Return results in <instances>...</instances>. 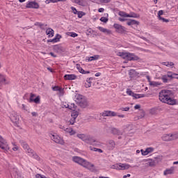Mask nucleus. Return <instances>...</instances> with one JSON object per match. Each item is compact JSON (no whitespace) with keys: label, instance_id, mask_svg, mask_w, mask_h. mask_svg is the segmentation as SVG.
Listing matches in <instances>:
<instances>
[{"label":"nucleus","instance_id":"obj_14","mask_svg":"<svg viewBox=\"0 0 178 178\" xmlns=\"http://www.w3.org/2000/svg\"><path fill=\"white\" fill-rule=\"evenodd\" d=\"M3 84H9V81L4 74H0V86H3Z\"/></svg>","mask_w":178,"mask_h":178},{"label":"nucleus","instance_id":"obj_34","mask_svg":"<svg viewBox=\"0 0 178 178\" xmlns=\"http://www.w3.org/2000/svg\"><path fill=\"white\" fill-rule=\"evenodd\" d=\"M164 175L166 176L168 175H172L173 173V168L167 169L164 171Z\"/></svg>","mask_w":178,"mask_h":178},{"label":"nucleus","instance_id":"obj_25","mask_svg":"<svg viewBox=\"0 0 178 178\" xmlns=\"http://www.w3.org/2000/svg\"><path fill=\"white\" fill-rule=\"evenodd\" d=\"M161 65H163V66H166L167 67H171V68H172L173 66H175V63H173V62H169V61L163 62L161 63Z\"/></svg>","mask_w":178,"mask_h":178},{"label":"nucleus","instance_id":"obj_38","mask_svg":"<svg viewBox=\"0 0 178 178\" xmlns=\"http://www.w3.org/2000/svg\"><path fill=\"white\" fill-rule=\"evenodd\" d=\"M118 15L119 16H121V17H129V14L123 11H120Z\"/></svg>","mask_w":178,"mask_h":178},{"label":"nucleus","instance_id":"obj_29","mask_svg":"<svg viewBox=\"0 0 178 178\" xmlns=\"http://www.w3.org/2000/svg\"><path fill=\"white\" fill-rule=\"evenodd\" d=\"M104 16L105 17H102L100 18V22H102V23H108V13L104 14Z\"/></svg>","mask_w":178,"mask_h":178},{"label":"nucleus","instance_id":"obj_43","mask_svg":"<svg viewBox=\"0 0 178 178\" xmlns=\"http://www.w3.org/2000/svg\"><path fill=\"white\" fill-rule=\"evenodd\" d=\"M120 111H122L123 112H129V111H130V107H122L120 108Z\"/></svg>","mask_w":178,"mask_h":178},{"label":"nucleus","instance_id":"obj_50","mask_svg":"<svg viewBox=\"0 0 178 178\" xmlns=\"http://www.w3.org/2000/svg\"><path fill=\"white\" fill-rule=\"evenodd\" d=\"M71 10L74 15H77V13H79V11H77V9H76L74 7H71Z\"/></svg>","mask_w":178,"mask_h":178},{"label":"nucleus","instance_id":"obj_15","mask_svg":"<svg viewBox=\"0 0 178 178\" xmlns=\"http://www.w3.org/2000/svg\"><path fill=\"white\" fill-rule=\"evenodd\" d=\"M162 15H163V10H161L158 13V19L161 20L163 23H169V19L161 17Z\"/></svg>","mask_w":178,"mask_h":178},{"label":"nucleus","instance_id":"obj_19","mask_svg":"<svg viewBox=\"0 0 178 178\" xmlns=\"http://www.w3.org/2000/svg\"><path fill=\"white\" fill-rule=\"evenodd\" d=\"M86 97H84V96L77 94L75 96V102H76V104H79L80 102H81L83 101V99H85Z\"/></svg>","mask_w":178,"mask_h":178},{"label":"nucleus","instance_id":"obj_2","mask_svg":"<svg viewBox=\"0 0 178 178\" xmlns=\"http://www.w3.org/2000/svg\"><path fill=\"white\" fill-rule=\"evenodd\" d=\"M72 161L76 163H79V165L83 166V168H86V169H89V170H92V169H94V165L92 163L79 156H74L72 158Z\"/></svg>","mask_w":178,"mask_h":178},{"label":"nucleus","instance_id":"obj_40","mask_svg":"<svg viewBox=\"0 0 178 178\" xmlns=\"http://www.w3.org/2000/svg\"><path fill=\"white\" fill-rule=\"evenodd\" d=\"M76 15H78L79 19H81V17H83V16H86V13H84L83 11H79Z\"/></svg>","mask_w":178,"mask_h":178},{"label":"nucleus","instance_id":"obj_28","mask_svg":"<svg viewBox=\"0 0 178 178\" xmlns=\"http://www.w3.org/2000/svg\"><path fill=\"white\" fill-rule=\"evenodd\" d=\"M99 59V55H94L93 56H90L88 58V62H92V60H98Z\"/></svg>","mask_w":178,"mask_h":178},{"label":"nucleus","instance_id":"obj_55","mask_svg":"<svg viewBox=\"0 0 178 178\" xmlns=\"http://www.w3.org/2000/svg\"><path fill=\"white\" fill-rule=\"evenodd\" d=\"M90 151H94V152H97L98 148H95V147H90Z\"/></svg>","mask_w":178,"mask_h":178},{"label":"nucleus","instance_id":"obj_58","mask_svg":"<svg viewBox=\"0 0 178 178\" xmlns=\"http://www.w3.org/2000/svg\"><path fill=\"white\" fill-rule=\"evenodd\" d=\"M104 10H105V9H104L103 8H100L98 9V12H99V13H104Z\"/></svg>","mask_w":178,"mask_h":178},{"label":"nucleus","instance_id":"obj_44","mask_svg":"<svg viewBox=\"0 0 178 178\" xmlns=\"http://www.w3.org/2000/svg\"><path fill=\"white\" fill-rule=\"evenodd\" d=\"M61 88H60V87H59V86H56L52 87L53 91H61Z\"/></svg>","mask_w":178,"mask_h":178},{"label":"nucleus","instance_id":"obj_13","mask_svg":"<svg viewBox=\"0 0 178 178\" xmlns=\"http://www.w3.org/2000/svg\"><path fill=\"white\" fill-rule=\"evenodd\" d=\"M26 154H28L29 156H33V158H35V159H40V157L38 156V155L34 153V151L30 149V147L27 149V150H26Z\"/></svg>","mask_w":178,"mask_h":178},{"label":"nucleus","instance_id":"obj_24","mask_svg":"<svg viewBox=\"0 0 178 178\" xmlns=\"http://www.w3.org/2000/svg\"><path fill=\"white\" fill-rule=\"evenodd\" d=\"M115 141L109 140L108 145V149H109L110 151H112V149L115 148Z\"/></svg>","mask_w":178,"mask_h":178},{"label":"nucleus","instance_id":"obj_33","mask_svg":"<svg viewBox=\"0 0 178 178\" xmlns=\"http://www.w3.org/2000/svg\"><path fill=\"white\" fill-rule=\"evenodd\" d=\"M128 17H134V19H137L140 17V15L135 13H130V14H128Z\"/></svg>","mask_w":178,"mask_h":178},{"label":"nucleus","instance_id":"obj_63","mask_svg":"<svg viewBox=\"0 0 178 178\" xmlns=\"http://www.w3.org/2000/svg\"><path fill=\"white\" fill-rule=\"evenodd\" d=\"M131 175L130 174H127V175H124L123 178H126V177H130Z\"/></svg>","mask_w":178,"mask_h":178},{"label":"nucleus","instance_id":"obj_10","mask_svg":"<svg viewBox=\"0 0 178 178\" xmlns=\"http://www.w3.org/2000/svg\"><path fill=\"white\" fill-rule=\"evenodd\" d=\"M10 119L11 122H13V123H14L15 124H17V123H19V115H17V113L15 111H13L10 115Z\"/></svg>","mask_w":178,"mask_h":178},{"label":"nucleus","instance_id":"obj_57","mask_svg":"<svg viewBox=\"0 0 178 178\" xmlns=\"http://www.w3.org/2000/svg\"><path fill=\"white\" fill-rule=\"evenodd\" d=\"M63 108H69V104L63 103Z\"/></svg>","mask_w":178,"mask_h":178},{"label":"nucleus","instance_id":"obj_21","mask_svg":"<svg viewBox=\"0 0 178 178\" xmlns=\"http://www.w3.org/2000/svg\"><path fill=\"white\" fill-rule=\"evenodd\" d=\"M161 139L163 141H171L170 134H165L162 136Z\"/></svg>","mask_w":178,"mask_h":178},{"label":"nucleus","instance_id":"obj_36","mask_svg":"<svg viewBox=\"0 0 178 178\" xmlns=\"http://www.w3.org/2000/svg\"><path fill=\"white\" fill-rule=\"evenodd\" d=\"M137 21H136V20H134V19H131V20H129V21H128L127 22V24L128 25V26H133V25H134V24H137Z\"/></svg>","mask_w":178,"mask_h":178},{"label":"nucleus","instance_id":"obj_32","mask_svg":"<svg viewBox=\"0 0 178 178\" xmlns=\"http://www.w3.org/2000/svg\"><path fill=\"white\" fill-rule=\"evenodd\" d=\"M76 67L77 70H79V73H81L82 74L86 73V71L81 67V66H80V65L77 64Z\"/></svg>","mask_w":178,"mask_h":178},{"label":"nucleus","instance_id":"obj_53","mask_svg":"<svg viewBox=\"0 0 178 178\" xmlns=\"http://www.w3.org/2000/svg\"><path fill=\"white\" fill-rule=\"evenodd\" d=\"M75 122H76V119H74V118H72L70 120V124H74Z\"/></svg>","mask_w":178,"mask_h":178},{"label":"nucleus","instance_id":"obj_61","mask_svg":"<svg viewBox=\"0 0 178 178\" xmlns=\"http://www.w3.org/2000/svg\"><path fill=\"white\" fill-rule=\"evenodd\" d=\"M22 109H23L24 111H27V107H26V105L22 104Z\"/></svg>","mask_w":178,"mask_h":178},{"label":"nucleus","instance_id":"obj_11","mask_svg":"<svg viewBox=\"0 0 178 178\" xmlns=\"http://www.w3.org/2000/svg\"><path fill=\"white\" fill-rule=\"evenodd\" d=\"M26 8H30L32 9H38L40 8V4L35 1H28L26 3Z\"/></svg>","mask_w":178,"mask_h":178},{"label":"nucleus","instance_id":"obj_60","mask_svg":"<svg viewBox=\"0 0 178 178\" xmlns=\"http://www.w3.org/2000/svg\"><path fill=\"white\" fill-rule=\"evenodd\" d=\"M49 55H51V56H53V58H56V55H55V54H54L53 52H50Z\"/></svg>","mask_w":178,"mask_h":178},{"label":"nucleus","instance_id":"obj_31","mask_svg":"<svg viewBox=\"0 0 178 178\" xmlns=\"http://www.w3.org/2000/svg\"><path fill=\"white\" fill-rule=\"evenodd\" d=\"M170 137H171V141L177 140L178 139V132H175L174 134H170Z\"/></svg>","mask_w":178,"mask_h":178},{"label":"nucleus","instance_id":"obj_1","mask_svg":"<svg viewBox=\"0 0 178 178\" xmlns=\"http://www.w3.org/2000/svg\"><path fill=\"white\" fill-rule=\"evenodd\" d=\"M159 100L168 105H176V99L172 98V92L169 90H163L159 92Z\"/></svg>","mask_w":178,"mask_h":178},{"label":"nucleus","instance_id":"obj_52","mask_svg":"<svg viewBox=\"0 0 178 178\" xmlns=\"http://www.w3.org/2000/svg\"><path fill=\"white\" fill-rule=\"evenodd\" d=\"M13 145H14V147H13V151H17L19 149V147H17V145L13 143Z\"/></svg>","mask_w":178,"mask_h":178},{"label":"nucleus","instance_id":"obj_8","mask_svg":"<svg viewBox=\"0 0 178 178\" xmlns=\"http://www.w3.org/2000/svg\"><path fill=\"white\" fill-rule=\"evenodd\" d=\"M113 27L115 29L116 33L118 34H123L126 32V28L119 24H114Z\"/></svg>","mask_w":178,"mask_h":178},{"label":"nucleus","instance_id":"obj_62","mask_svg":"<svg viewBox=\"0 0 178 178\" xmlns=\"http://www.w3.org/2000/svg\"><path fill=\"white\" fill-rule=\"evenodd\" d=\"M140 105H138V104H136V105L134 106V108H135V109H140Z\"/></svg>","mask_w":178,"mask_h":178},{"label":"nucleus","instance_id":"obj_41","mask_svg":"<svg viewBox=\"0 0 178 178\" xmlns=\"http://www.w3.org/2000/svg\"><path fill=\"white\" fill-rule=\"evenodd\" d=\"M67 35H69L70 37H72L73 38H75V37H78L79 35L74 32H70L68 33Z\"/></svg>","mask_w":178,"mask_h":178},{"label":"nucleus","instance_id":"obj_30","mask_svg":"<svg viewBox=\"0 0 178 178\" xmlns=\"http://www.w3.org/2000/svg\"><path fill=\"white\" fill-rule=\"evenodd\" d=\"M132 97H134V98H136V99H138L139 98H144V97H145V95L134 93Z\"/></svg>","mask_w":178,"mask_h":178},{"label":"nucleus","instance_id":"obj_51","mask_svg":"<svg viewBox=\"0 0 178 178\" xmlns=\"http://www.w3.org/2000/svg\"><path fill=\"white\" fill-rule=\"evenodd\" d=\"M100 3H109L111 2V0H99Z\"/></svg>","mask_w":178,"mask_h":178},{"label":"nucleus","instance_id":"obj_6","mask_svg":"<svg viewBox=\"0 0 178 178\" xmlns=\"http://www.w3.org/2000/svg\"><path fill=\"white\" fill-rule=\"evenodd\" d=\"M111 169H115L116 170H127V169H130V165L127 163H116L111 166Z\"/></svg>","mask_w":178,"mask_h":178},{"label":"nucleus","instance_id":"obj_5","mask_svg":"<svg viewBox=\"0 0 178 178\" xmlns=\"http://www.w3.org/2000/svg\"><path fill=\"white\" fill-rule=\"evenodd\" d=\"M49 137L51 140H52V141H54L56 144H60V145H63L65 144V140H63V138H61L60 136L55 132L50 133Z\"/></svg>","mask_w":178,"mask_h":178},{"label":"nucleus","instance_id":"obj_35","mask_svg":"<svg viewBox=\"0 0 178 178\" xmlns=\"http://www.w3.org/2000/svg\"><path fill=\"white\" fill-rule=\"evenodd\" d=\"M71 116L72 119H77V116H79V112L74 110L71 114Z\"/></svg>","mask_w":178,"mask_h":178},{"label":"nucleus","instance_id":"obj_46","mask_svg":"<svg viewBox=\"0 0 178 178\" xmlns=\"http://www.w3.org/2000/svg\"><path fill=\"white\" fill-rule=\"evenodd\" d=\"M140 152L142 154V155L143 156H147V155H148V152H147V149H145V150L144 149H140Z\"/></svg>","mask_w":178,"mask_h":178},{"label":"nucleus","instance_id":"obj_64","mask_svg":"<svg viewBox=\"0 0 178 178\" xmlns=\"http://www.w3.org/2000/svg\"><path fill=\"white\" fill-rule=\"evenodd\" d=\"M31 115H32V116H37V113L36 112H32Z\"/></svg>","mask_w":178,"mask_h":178},{"label":"nucleus","instance_id":"obj_16","mask_svg":"<svg viewBox=\"0 0 178 178\" xmlns=\"http://www.w3.org/2000/svg\"><path fill=\"white\" fill-rule=\"evenodd\" d=\"M46 34L48 35L49 38H52L54 37V35L55 34V32L54 31V29L51 28H48L46 29Z\"/></svg>","mask_w":178,"mask_h":178},{"label":"nucleus","instance_id":"obj_48","mask_svg":"<svg viewBox=\"0 0 178 178\" xmlns=\"http://www.w3.org/2000/svg\"><path fill=\"white\" fill-rule=\"evenodd\" d=\"M147 154H152V152L154 151V148L153 147H147L145 149Z\"/></svg>","mask_w":178,"mask_h":178},{"label":"nucleus","instance_id":"obj_37","mask_svg":"<svg viewBox=\"0 0 178 178\" xmlns=\"http://www.w3.org/2000/svg\"><path fill=\"white\" fill-rule=\"evenodd\" d=\"M62 38V35L59 34H56V36L53 38L56 42H59L60 39Z\"/></svg>","mask_w":178,"mask_h":178},{"label":"nucleus","instance_id":"obj_23","mask_svg":"<svg viewBox=\"0 0 178 178\" xmlns=\"http://www.w3.org/2000/svg\"><path fill=\"white\" fill-rule=\"evenodd\" d=\"M79 105H80V106H81V108H87V106H88V102H87V99H83L79 104Z\"/></svg>","mask_w":178,"mask_h":178},{"label":"nucleus","instance_id":"obj_17","mask_svg":"<svg viewBox=\"0 0 178 178\" xmlns=\"http://www.w3.org/2000/svg\"><path fill=\"white\" fill-rule=\"evenodd\" d=\"M65 80H76L77 79V76L76 74H65L64 76Z\"/></svg>","mask_w":178,"mask_h":178},{"label":"nucleus","instance_id":"obj_4","mask_svg":"<svg viewBox=\"0 0 178 178\" xmlns=\"http://www.w3.org/2000/svg\"><path fill=\"white\" fill-rule=\"evenodd\" d=\"M117 56L126 59V60H138L140 59L136 54L129 52H118L117 53Z\"/></svg>","mask_w":178,"mask_h":178},{"label":"nucleus","instance_id":"obj_54","mask_svg":"<svg viewBox=\"0 0 178 178\" xmlns=\"http://www.w3.org/2000/svg\"><path fill=\"white\" fill-rule=\"evenodd\" d=\"M47 42H51L52 44H56V42H55V40H54V39L47 40Z\"/></svg>","mask_w":178,"mask_h":178},{"label":"nucleus","instance_id":"obj_7","mask_svg":"<svg viewBox=\"0 0 178 178\" xmlns=\"http://www.w3.org/2000/svg\"><path fill=\"white\" fill-rule=\"evenodd\" d=\"M0 148L1 149L4 150V152H8L10 149V147H9V145L8 144V142L6 140L3 138L2 136H0Z\"/></svg>","mask_w":178,"mask_h":178},{"label":"nucleus","instance_id":"obj_22","mask_svg":"<svg viewBox=\"0 0 178 178\" xmlns=\"http://www.w3.org/2000/svg\"><path fill=\"white\" fill-rule=\"evenodd\" d=\"M65 131L70 134V136H74V134H76V131H74L73 128H66L65 129Z\"/></svg>","mask_w":178,"mask_h":178},{"label":"nucleus","instance_id":"obj_45","mask_svg":"<svg viewBox=\"0 0 178 178\" xmlns=\"http://www.w3.org/2000/svg\"><path fill=\"white\" fill-rule=\"evenodd\" d=\"M127 94L130 97H133L134 92H133V91H131L130 89H127Z\"/></svg>","mask_w":178,"mask_h":178},{"label":"nucleus","instance_id":"obj_56","mask_svg":"<svg viewBox=\"0 0 178 178\" xmlns=\"http://www.w3.org/2000/svg\"><path fill=\"white\" fill-rule=\"evenodd\" d=\"M81 0H72V2H74V3H78V5H80Z\"/></svg>","mask_w":178,"mask_h":178},{"label":"nucleus","instance_id":"obj_9","mask_svg":"<svg viewBox=\"0 0 178 178\" xmlns=\"http://www.w3.org/2000/svg\"><path fill=\"white\" fill-rule=\"evenodd\" d=\"M175 76H176L175 74L172 73V72H168L166 75H163L161 78L158 79H161L163 82L168 83V77L169 79H175Z\"/></svg>","mask_w":178,"mask_h":178},{"label":"nucleus","instance_id":"obj_26","mask_svg":"<svg viewBox=\"0 0 178 178\" xmlns=\"http://www.w3.org/2000/svg\"><path fill=\"white\" fill-rule=\"evenodd\" d=\"M149 86H150L151 87H159V86H162V83L152 81V82L149 83Z\"/></svg>","mask_w":178,"mask_h":178},{"label":"nucleus","instance_id":"obj_49","mask_svg":"<svg viewBox=\"0 0 178 178\" xmlns=\"http://www.w3.org/2000/svg\"><path fill=\"white\" fill-rule=\"evenodd\" d=\"M40 96L36 97L33 99V102H35V104H40Z\"/></svg>","mask_w":178,"mask_h":178},{"label":"nucleus","instance_id":"obj_47","mask_svg":"<svg viewBox=\"0 0 178 178\" xmlns=\"http://www.w3.org/2000/svg\"><path fill=\"white\" fill-rule=\"evenodd\" d=\"M34 97H35V95L31 93V96H30V99H29V102H34V99H35V98H34Z\"/></svg>","mask_w":178,"mask_h":178},{"label":"nucleus","instance_id":"obj_20","mask_svg":"<svg viewBox=\"0 0 178 178\" xmlns=\"http://www.w3.org/2000/svg\"><path fill=\"white\" fill-rule=\"evenodd\" d=\"M98 29L99 30V31H102V33H104L105 34H112V31L105 29L102 26H99Z\"/></svg>","mask_w":178,"mask_h":178},{"label":"nucleus","instance_id":"obj_42","mask_svg":"<svg viewBox=\"0 0 178 178\" xmlns=\"http://www.w3.org/2000/svg\"><path fill=\"white\" fill-rule=\"evenodd\" d=\"M68 109H70V111H74L76 109V105L74 104H69V107H67Z\"/></svg>","mask_w":178,"mask_h":178},{"label":"nucleus","instance_id":"obj_39","mask_svg":"<svg viewBox=\"0 0 178 178\" xmlns=\"http://www.w3.org/2000/svg\"><path fill=\"white\" fill-rule=\"evenodd\" d=\"M21 145L24 148V149H26V151H27V149L30 148L29 147V145H27V143H26L25 142H22Z\"/></svg>","mask_w":178,"mask_h":178},{"label":"nucleus","instance_id":"obj_18","mask_svg":"<svg viewBox=\"0 0 178 178\" xmlns=\"http://www.w3.org/2000/svg\"><path fill=\"white\" fill-rule=\"evenodd\" d=\"M92 84V77L88 78L85 83L86 88H90Z\"/></svg>","mask_w":178,"mask_h":178},{"label":"nucleus","instance_id":"obj_12","mask_svg":"<svg viewBox=\"0 0 178 178\" xmlns=\"http://www.w3.org/2000/svg\"><path fill=\"white\" fill-rule=\"evenodd\" d=\"M102 115L104 116V117H106V116H118V114L115 111H105L103 113H102Z\"/></svg>","mask_w":178,"mask_h":178},{"label":"nucleus","instance_id":"obj_59","mask_svg":"<svg viewBox=\"0 0 178 178\" xmlns=\"http://www.w3.org/2000/svg\"><path fill=\"white\" fill-rule=\"evenodd\" d=\"M147 81L149 82V84H150L151 82H152V81H151V78L149 77V76H147Z\"/></svg>","mask_w":178,"mask_h":178},{"label":"nucleus","instance_id":"obj_27","mask_svg":"<svg viewBox=\"0 0 178 178\" xmlns=\"http://www.w3.org/2000/svg\"><path fill=\"white\" fill-rule=\"evenodd\" d=\"M111 133L113 134H115L117 136H121V134H122V131H120L119 129H118L116 128H112Z\"/></svg>","mask_w":178,"mask_h":178},{"label":"nucleus","instance_id":"obj_3","mask_svg":"<svg viewBox=\"0 0 178 178\" xmlns=\"http://www.w3.org/2000/svg\"><path fill=\"white\" fill-rule=\"evenodd\" d=\"M76 137H78L79 140H81L84 143H86V144L92 145L94 144V143H97V139H95V138L91 135L78 134H76Z\"/></svg>","mask_w":178,"mask_h":178}]
</instances>
